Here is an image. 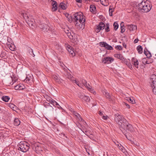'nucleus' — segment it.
Returning <instances> with one entry per match:
<instances>
[{"mask_svg":"<svg viewBox=\"0 0 156 156\" xmlns=\"http://www.w3.org/2000/svg\"><path fill=\"white\" fill-rule=\"evenodd\" d=\"M84 17L83 13L81 12L75 13L72 17V20L79 29H83L84 28L85 19Z\"/></svg>","mask_w":156,"mask_h":156,"instance_id":"1","label":"nucleus"},{"mask_svg":"<svg viewBox=\"0 0 156 156\" xmlns=\"http://www.w3.org/2000/svg\"><path fill=\"white\" fill-rule=\"evenodd\" d=\"M138 9L141 12H149L152 7V5L149 4L147 0H143L138 5Z\"/></svg>","mask_w":156,"mask_h":156,"instance_id":"2","label":"nucleus"},{"mask_svg":"<svg viewBox=\"0 0 156 156\" xmlns=\"http://www.w3.org/2000/svg\"><path fill=\"white\" fill-rule=\"evenodd\" d=\"M29 144L24 141H21L18 144V149L23 152H27L29 149Z\"/></svg>","mask_w":156,"mask_h":156,"instance_id":"3","label":"nucleus"},{"mask_svg":"<svg viewBox=\"0 0 156 156\" xmlns=\"http://www.w3.org/2000/svg\"><path fill=\"white\" fill-rule=\"evenodd\" d=\"M150 83L153 93L156 94V75L153 74L150 78Z\"/></svg>","mask_w":156,"mask_h":156,"instance_id":"4","label":"nucleus"},{"mask_svg":"<svg viewBox=\"0 0 156 156\" xmlns=\"http://www.w3.org/2000/svg\"><path fill=\"white\" fill-rule=\"evenodd\" d=\"M115 119L116 122L120 125H122L127 122V120L123 116L119 113L115 114Z\"/></svg>","mask_w":156,"mask_h":156,"instance_id":"5","label":"nucleus"},{"mask_svg":"<svg viewBox=\"0 0 156 156\" xmlns=\"http://www.w3.org/2000/svg\"><path fill=\"white\" fill-rule=\"evenodd\" d=\"M32 28H35V23L34 19L32 18L31 16H30L28 19H27L26 22Z\"/></svg>","mask_w":156,"mask_h":156,"instance_id":"6","label":"nucleus"},{"mask_svg":"<svg viewBox=\"0 0 156 156\" xmlns=\"http://www.w3.org/2000/svg\"><path fill=\"white\" fill-rule=\"evenodd\" d=\"M123 125L126 126V129L128 131L131 132H133L134 131V129L133 126L131 124L128 123L127 121V122L126 123H124Z\"/></svg>","mask_w":156,"mask_h":156,"instance_id":"7","label":"nucleus"},{"mask_svg":"<svg viewBox=\"0 0 156 156\" xmlns=\"http://www.w3.org/2000/svg\"><path fill=\"white\" fill-rule=\"evenodd\" d=\"M105 24L103 23H100L97 26L95 31L97 32H99L101 30L104 29Z\"/></svg>","mask_w":156,"mask_h":156,"instance_id":"8","label":"nucleus"},{"mask_svg":"<svg viewBox=\"0 0 156 156\" xmlns=\"http://www.w3.org/2000/svg\"><path fill=\"white\" fill-rule=\"evenodd\" d=\"M39 27L44 31L48 32L49 30V27L47 25L45 24H40Z\"/></svg>","mask_w":156,"mask_h":156,"instance_id":"9","label":"nucleus"},{"mask_svg":"<svg viewBox=\"0 0 156 156\" xmlns=\"http://www.w3.org/2000/svg\"><path fill=\"white\" fill-rule=\"evenodd\" d=\"M131 62L135 67L136 68H138L139 62L138 60L135 58H133L131 59Z\"/></svg>","mask_w":156,"mask_h":156,"instance_id":"10","label":"nucleus"},{"mask_svg":"<svg viewBox=\"0 0 156 156\" xmlns=\"http://www.w3.org/2000/svg\"><path fill=\"white\" fill-rule=\"evenodd\" d=\"M127 28L130 31H133L137 29V27L136 26L134 25H127Z\"/></svg>","mask_w":156,"mask_h":156,"instance_id":"11","label":"nucleus"},{"mask_svg":"<svg viewBox=\"0 0 156 156\" xmlns=\"http://www.w3.org/2000/svg\"><path fill=\"white\" fill-rule=\"evenodd\" d=\"M20 12L21 15L23 16V17L26 21L27 19H28L29 17L28 16V14L24 10L21 11V12Z\"/></svg>","mask_w":156,"mask_h":156,"instance_id":"12","label":"nucleus"},{"mask_svg":"<svg viewBox=\"0 0 156 156\" xmlns=\"http://www.w3.org/2000/svg\"><path fill=\"white\" fill-rule=\"evenodd\" d=\"M74 114L75 115V117L76 118L78 121L80 122L83 121V119L79 114L76 112H74Z\"/></svg>","mask_w":156,"mask_h":156,"instance_id":"13","label":"nucleus"},{"mask_svg":"<svg viewBox=\"0 0 156 156\" xmlns=\"http://www.w3.org/2000/svg\"><path fill=\"white\" fill-rule=\"evenodd\" d=\"M24 86L21 84H19L15 87L16 90H21L24 89Z\"/></svg>","mask_w":156,"mask_h":156,"instance_id":"14","label":"nucleus"},{"mask_svg":"<svg viewBox=\"0 0 156 156\" xmlns=\"http://www.w3.org/2000/svg\"><path fill=\"white\" fill-rule=\"evenodd\" d=\"M90 10L92 13H95L96 12V9L95 5H91L90 6Z\"/></svg>","mask_w":156,"mask_h":156,"instance_id":"15","label":"nucleus"},{"mask_svg":"<svg viewBox=\"0 0 156 156\" xmlns=\"http://www.w3.org/2000/svg\"><path fill=\"white\" fill-rule=\"evenodd\" d=\"M114 11V8L112 6H110L109 8V15L110 16H112L113 15L112 12Z\"/></svg>","mask_w":156,"mask_h":156,"instance_id":"16","label":"nucleus"},{"mask_svg":"<svg viewBox=\"0 0 156 156\" xmlns=\"http://www.w3.org/2000/svg\"><path fill=\"white\" fill-rule=\"evenodd\" d=\"M9 106L14 111H15L17 109V106L13 104H9Z\"/></svg>","mask_w":156,"mask_h":156,"instance_id":"17","label":"nucleus"},{"mask_svg":"<svg viewBox=\"0 0 156 156\" xmlns=\"http://www.w3.org/2000/svg\"><path fill=\"white\" fill-rule=\"evenodd\" d=\"M2 99L4 101L7 102L10 99V98L9 96H4L2 98Z\"/></svg>","mask_w":156,"mask_h":156,"instance_id":"18","label":"nucleus"},{"mask_svg":"<svg viewBox=\"0 0 156 156\" xmlns=\"http://www.w3.org/2000/svg\"><path fill=\"white\" fill-rule=\"evenodd\" d=\"M59 7V8L63 10L66 9L67 7L66 5L65 4L62 2L60 3Z\"/></svg>","mask_w":156,"mask_h":156,"instance_id":"19","label":"nucleus"},{"mask_svg":"<svg viewBox=\"0 0 156 156\" xmlns=\"http://www.w3.org/2000/svg\"><path fill=\"white\" fill-rule=\"evenodd\" d=\"M20 121L18 118H15L14 120V124L16 126H18L20 124Z\"/></svg>","mask_w":156,"mask_h":156,"instance_id":"20","label":"nucleus"},{"mask_svg":"<svg viewBox=\"0 0 156 156\" xmlns=\"http://www.w3.org/2000/svg\"><path fill=\"white\" fill-rule=\"evenodd\" d=\"M136 49L139 53H142L143 52V48L141 46H138L136 48Z\"/></svg>","mask_w":156,"mask_h":156,"instance_id":"21","label":"nucleus"},{"mask_svg":"<svg viewBox=\"0 0 156 156\" xmlns=\"http://www.w3.org/2000/svg\"><path fill=\"white\" fill-rule=\"evenodd\" d=\"M144 53L147 56V58H150L151 56V53L148 51H145V50H144Z\"/></svg>","mask_w":156,"mask_h":156,"instance_id":"22","label":"nucleus"},{"mask_svg":"<svg viewBox=\"0 0 156 156\" xmlns=\"http://www.w3.org/2000/svg\"><path fill=\"white\" fill-rule=\"evenodd\" d=\"M105 55V54L103 55L102 60V62L104 64H106L107 62V57Z\"/></svg>","mask_w":156,"mask_h":156,"instance_id":"23","label":"nucleus"},{"mask_svg":"<svg viewBox=\"0 0 156 156\" xmlns=\"http://www.w3.org/2000/svg\"><path fill=\"white\" fill-rule=\"evenodd\" d=\"M28 53L31 56L33 57H34L35 56V55L34 54L33 52L32 49L30 48L29 47L28 48Z\"/></svg>","mask_w":156,"mask_h":156,"instance_id":"24","label":"nucleus"},{"mask_svg":"<svg viewBox=\"0 0 156 156\" xmlns=\"http://www.w3.org/2000/svg\"><path fill=\"white\" fill-rule=\"evenodd\" d=\"M114 56L119 59H120L121 60H123L122 59H123V57L122 56V55L121 54H115L114 55Z\"/></svg>","mask_w":156,"mask_h":156,"instance_id":"25","label":"nucleus"},{"mask_svg":"<svg viewBox=\"0 0 156 156\" xmlns=\"http://www.w3.org/2000/svg\"><path fill=\"white\" fill-rule=\"evenodd\" d=\"M88 86H87V88L88 90L94 94H96V92L94 91V90L91 88V87L90 85L88 84Z\"/></svg>","mask_w":156,"mask_h":156,"instance_id":"26","label":"nucleus"},{"mask_svg":"<svg viewBox=\"0 0 156 156\" xmlns=\"http://www.w3.org/2000/svg\"><path fill=\"white\" fill-rule=\"evenodd\" d=\"M66 33L67 34L68 37L70 39H73V35H72L70 32H69V30H67V31H65Z\"/></svg>","mask_w":156,"mask_h":156,"instance_id":"27","label":"nucleus"},{"mask_svg":"<svg viewBox=\"0 0 156 156\" xmlns=\"http://www.w3.org/2000/svg\"><path fill=\"white\" fill-rule=\"evenodd\" d=\"M100 45L102 47H105L106 48H107V44L105 42H101L99 43Z\"/></svg>","mask_w":156,"mask_h":156,"instance_id":"28","label":"nucleus"},{"mask_svg":"<svg viewBox=\"0 0 156 156\" xmlns=\"http://www.w3.org/2000/svg\"><path fill=\"white\" fill-rule=\"evenodd\" d=\"M82 99L87 102L89 101L90 100V98L89 97L85 95H84Z\"/></svg>","mask_w":156,"mask_h":156,"instance_id":"29","label":"nucleus"},{"mask_svg":"<svg viewBox=\"0 0 156 156\" xmlns=\"http://www.w3.org/2000/svg\"><path fill=\"white\" fill-rule=\"evenodd\" d=\"M35 149L37 153L40 152L41 151H42L41 147L38 145L36 147Z\"/></svg>","mask_w":156,"mask_h":156,"instance_id":"30","label":"nucleus"},{"mask_svg":"<svg viewBox=\"0 0 156 156\" xmlns=\"http://www.w3.org/2000/svg\"><path fill=\"white\" fill-rule=\"evenodd\" d=\"M127 100L129 102L132 104H134L135 103V101L134 100V99L133 97L128 98Z\"/></svg>","mask_w":156,"mask_h":156,"instance_id":"31","label":"nucleus"},{"mask_svg":"<svg viewBox=\"0 0 156 156\" xmlns=\"http://www.w3.org/2000/svg\"><path fill=\"white\" fill-rule=\"evenodd\" d=\"M114 28L115 30H116L119 27V24L117 22H115L113 24Z\"/></svg>","mask_w":156,"mask_h":156,"instance_id":"32","label":"nucleus"},{"mask_svg":"<svg viewBox=\"0 0 156 156\" xmlns=\"http://www.w3.org/2000/svg\"><path fill=\"white\" fill-rule=\"evenodd\" d=\"M114 60V59L112 57H108V64L112 63Z\"/></svg>","mask_w":156,"mask_h":156,"instance_id":"33","label":"nucleus"},{"mask_svg":"<svg viewBox=\"0 0 156 156\" xmlns=\"http://www.w3.org/2000/svg\"><path fill=\"white\" fill-rule=\"evenodd\" d=\"M44 98H46L47 101H48L49 103H50L53 99L51 97H49L48 95H46L44 97Z\"/></svg>","mask_w":156,"mask_h":156,"instance_id":"34","label":"nucleus"},{"mask_svg":"<svg viewBox=\"0 0 156 156\" xmlns=\"http://www.w3.org/2000/svg\"><path fill=\"white\" fill-rule=\"evenodd\" d=\"M142 61L143 64L144 65L149 64V63L148 62L147 58H143L142 59Z\"/></svg>","mask_w":156,"mask_h":156,"instance_id":"35","label":"nucleus"},{"mask_svg":"<svg viewBox=\"0 0 156 156\" xmlns=\"http://www.w3.org/2000/svg\"><path fill=\"white\" fill-rule=\"evenodd\" d=\"M123 23V22H122L120 24L121 25V32L122 33H123L125 31V29L124 28L123 25H122V24Z\"/></svg>","mask_w":156,"mask_h":156,"instance_id":"36","label":"nucleus"},{"mask_svg":"<svg viewBox=\"0 0 156 156\" xmlns=\"http://www.w3.org/2000/svg\"><path fill=\"white\" fill-rule=\"evenodd\" d=\"M79 97L82 99L84 96V94L82 92H80L78 94Z\"/></svg>","mask_w":156,"mask_h":156,"instance_id":"37","label":"nucleus"},{"mask_svg":"<svg viewBox=\"0 0 156 156\" xmlns=\"http://www.w3.org/2000/svg\"><path fill=\"white\" fill-rule=\"evenodd\" d=\"M50 103L54 106H55L56 105H57V103L53 99Z\"/></svg>","mask_w":156,"mask_h":156,"instance_id":"38","label":"nucleus"},{"mask_svg":"<svg viewBox=\"0 0 156 156\" xmlns=\"http://www.w3.org/2000/svg\"><path fill=\"white\" fill-rule=\"evenodd\" d=\"M76 125L79 128L83 133H84V130L83 129V128L82 129L80 127H81V125L79 123H77L76 124Z\"/></svg>","mask_w":156,"mask_h":156,"instance_id":"39","label":"nucleus"},{"mask_svg":"<svg viewBox=\"0 0 156 156\" xmlns=\"http://www.w3.org/2000/svg\"><path fill=\"white\" fill-rule=\"evenodd\" d=\"M52 9L53 11H55L57 10V5H54L53 6H52Z\"/></svg>","mask_w":156,"mask_h":156,"instance_id":"40","label":"nucleus"},{"mask_svg":"<svg viewBox=\"0 0 156 156\" xmlns=\"http://www.w3.org/2000/svg\"><path fill=\"white\" fill-rule=\"evenodd\" d=\"M67 50L69 52L70 51H71L73 49V48L71 47L70 45H69L67 46L66 48Z\"/></svg>","mask_w":156,"mask_h":156,"instance_id":"41","label":"nucleus"},{"mask_svg":"<svg viewBox=\"0 0 156 156\" xmlns=\"http://www.w3.org/2000/svg\"><path fill=\"white\" fill-rule=\"evenodd\" d=\"M66 77L69 79H71L73 77L69 73H66Z\"/></svg>","mask_w":156,"mask_h":156,"instance_id":"42","label":"nucleus"},{"mask_svg":"<svg viewBox=\"0 0 156 156\" xmlns=\"http://www.w3.org/2000/svg\"><path fill=\"white\" fill-rule=\"evenodd\" d=\"M82 83L83 84V85H84V86H85L87 88V86H87V81L85 80H82Z\"/></svg>","mask_w":156,"mask_h":156,"instance_id":"43","label":"nucleus"},{"mask_svg":"<svg viewBox=\"0 0 156 156\" xmlns=\"http://www.w3.org/2000/svg\"><path fill=\"white\" fill-rule=\"evenodd\" d=\"M116 49L119 50H121L122 49V47L120 45H117L115 46Z\"/></svg>","mask_w":156,"mask_h":156,"instance_id":"44","label":"nucleus"},{"mask_svg":"<svg viewBox=\"0 0 156 156\" xmlns=\"http://www.w3.org/2000/svg\"><path fill=\"white\" fill-rule=\"evenodd\" d=\"M126 65L130 69H133L132 66L130 62H129L128 63V64H126Z\"/></svg>","mask_w":156,"mask_h":156,"instance_id":"45","label":"nucleus"},{"mask_svg":"<svg viewBox=\"0 0 156 156\" xmlns=\"http://www.w3.org/2000/svg\"><path fill=\"white\" fill-rule=\"evenodd\" d=\"M59 77L58 76L55 75H53L52 76V78L55 81Z\"/></svg>","mask_w":156,"mask_h":156,"instance_id":"46","label":"nucleus"},{"mask_svg":"<svg viewBox=\"0 0 156 156\" xmlns=\"http://www.w3.org/2000/svg\"><path fill=\"white\" fill-rule=\"evenodd\" d=\"M122 60H122L123 61L124 63H125V64H126V65L127 64H128V63L129 62H128V61L126 59L124 58V57H123V59H122Z\"/></svg>","mask_w":156,"mask_h":156,"instance_id":"47","label":"nucleus"},{"mask_svg":"<svg viewBox=\"0 0 156 156\" xmlns=\"http://www.w3.org/2000/svg\"><path fill=\"white\" fill-rule=\"evenodd\" d=\"M69 52L72 55V56H74L75 55V53L73 49L71 51H70Z\"/></svg>","mask_w":156,"mask_h":156,"instance_id":"48","label":"nucleus"},{"mask_svg":"<svg viewBox=\"0 0 156 156\" xmlns=\"http://www.w3.org/2000/svg\"><path fill=\"white\" fill-rule=\"evenodd\" d=\"M59 109H62V108L57 103V105L55 106Z\"/></svg>","mask_w":156,"mask_h":156,"instance_id":"49","label":"nucleus"},{"mask_svg":"<svg viewBox=\"0 0 156 156\" xmlns=\"http://www.w3.org/2000/svg\"><path fill=\"white\" fill-rule=\"evenodd\" d=\"M52 6H53L54 5H57V3L55 1H52L51 3Z\"/></svg>","mask_w":156,"mask_h":156,"instance_id":"50","label":"nucleus"},{"mask_svg":"<svg viewBox=\"0 0 156 156\" xmlns=\"http://www.w3.org/2000/svg\"><path fill=\"white\" fill-rule=\"evenodd\" d=\"M55 81L58 83H61V80L60 79L59 77L57 79V80H56V81Z\"/></svg>","mask_w":156,"mask_h":156,"instance_id":"51","label":"nucleus"},{"mask_svg":"<svg viewBox=\"0 0 156 156\" xmlns=\"http://www.w3.org/2000/svg\"><path fill=\"white\" fill-rule=\"evenodd\" d=\"M113 49L112 47L108 44V50H112Z\"/></svg>","mask_w":156,"mask_h":156,"instance_id":"52","label":"nucleus"},{"mask_svg":"<svg viewBox=\"0 0 156 156\" xmlns=\"http://www.w3.org/2000/svg\"><path fill=\"white\" fill-rule=\"evenodd\" d=\"M126 138L129 140H130L131 141V138L129 136H128L126 134H125V135Z\"/></svg>","mask_w":156,"mask_h":156,"instance_id":"53","label":"nucleus"},{"mask_svg":"<svg viewBox=\"0 0 156 156\" xmlns=\"http://www.w3.org/2000/svg\"><path fill=\"white\" fill-rule=\"evenodd\" d=\"M73 82L74 83H76V85H78L79 84V83L76 80H73Z\"/></svg>","mask_w":156,"mask_h":156,"instance_id":"54","label":"nucleus"},{"mask_svg":"<svg viewBox=\"0 0 156 156\" xmlns=\"http://www.w3.org/2000/svg\"><path fill=\"white\" fill-rule=\"evenodd\" d=\"M125 104L126 106V107L127 108H130V106L129 105L126 103H125Z\"/></svg>","mask_w":156,"mask_h":156,"instance_id":"55","label":"nucleus"},{"mask_svg":"<svg viewBox=\"0 0 156 156\" xmlns=\"http://www.w3.org/2000/svg\"><path fill=\"white\" fill-rule=\"evenodd\" d=\"M1 57H4L5 55V53L4 52H2L1 54Z\"/></svg>","mask_w":156,"mask_h":156,"instance_id":"56","label":"nucleus"},{"mask_svg":"<svg viewBox=\"0 0 156 156\" xmlns=\"http://www.w3.org/2000/svg\"><path fill=\"white\" fill-rule=\"evenodd\" d=\"M102 118L105 120H106L107 119V117L106 116L103 115L102 117Z\"/></svg>","mask_w":156,"mask_h":156,"instance_id":"57","label":"nucleus"},{"mask_svg":"<svg viewBox=\"0 0 156 156\" xmlns=\"http://www.w3.org/2000/svg\"><path fill=\"white\" fill-rule=\"evenodd\" d=\"M138 41L139 40L138 39H135L134 41V43L135 44L137 43L138 42Z\"/></svg>","mask_w":156,"mask_h":156,"instance_id":"58","label":"nucleus"},{"mask_svg":"<svg viewBox=\"0 0 156 156\" xmlns=\"http://www.w3.org/2000/svg\"><path fill=\"white\" fill-rule=\"evenodd\" d=\"M103 93L104 95H106L107 94V91L106 90H105L103 92Z\"/></svg>","mask_w":156,"mask_h":156,"instance_id":"59","label":"nucleus"},{"mask_svg":"<svg viewBox=\"0 0 156 156\" xmlns=\"http://www.w3.org/2000/svg\"><path fill=\"white\" fill-rule=\"evenodd\" d=\"M100 2H101V4L104 6H107L104 3H103V1H101V0H100Z\"/></svg>","mask_w":156,"mask_h":156,"instance_id":"60","label":"nucleus"},{"mask_svg":"<svg viewBox=\"0 0 156 156\" xmlns=\"http://www.w3.org/2000/svg\"><path fill=\"white\" fill-rule=\"evenodd\" d=\"M49 105V103H48V104L47 105H45V107L46 108L48 107H52L50 105Z\"/></svg>","mask_w":156,"mask_h":156,"instance_id":"61","label":"nucleus"},{"mask_svg":"<svg viewBox=\"0 0 156 156\" xmlns=\"http://www.w3.org/2000/svg\"><path fill=\"white\" fill-rule=\"evenodd\" d=\"M77 85L81 88H82V87L83 86V85L80 83H79V84Z\"/></svg>","mask_w":156,"mask_h":156,"instance_id":"62","label":"nucleus"},{"mask_svg":"<svg viewBox=\"0 0 156 156\" xmlns=\"http://www.w3.org/2000/svg\"><path fill=\"white\" fill-rule=\"evenodd\" d=\"M99 113V114L100 115H103V113L102 112H101L100 111H99V113Z\"/></svg>","mask_w":156,"mask_h":156,"instance_id":"63","label":"nucleus"},{"mask_svg":"<svg viewBox=\"0 0 156 156\" xmlns=\"http://www.w3.org/2000/svg\"><path fill=\"white\" fill-rule=\"evenodd\" d=\"M122 45L124 47H125V48H126V44H125V43H123L122 44Z\"/></svg>","mask_w":156,"mask_h":156,"instance_id":"64","label":"nucleus"}]
</instances>
